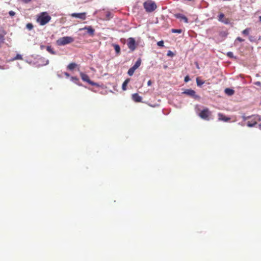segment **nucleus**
Returning a JSON list of instances; mask_svg holds the SVG:
<instances>
[{
	"mask_svg": "<svg viewBox=\"0 0 261 261\" xmlns=\"http://www.w3.org/2000/svg\"><path fill=\"white\" fill-rule=\"evenodd\" d=\"M51 20V17L46 12H42L37 19V21L41 25H44Z\"/></svg>",
	"mask_w": 261,
	"mask_h": 261,
	"instance_id": "f257e3e1",
	"label": "nucleus"
},
{
	"mask_svg": "<svg viewBox=\"0 0 261 261\" xmlns=\"http://www.w3.org/2000/svg\"><path fill=\"white\" fill-rule=\"evenodd\" d=\"M143 7L145 11L148 13H150L154 11L156 8L155 3L151 0H147L143 3Z\"/></svg>",
	"mask_w": 261,
	"mask_h": 261,
	"instance_id": "f03ea898",
	"label": "nucleus"
},
{
	"mask_svg": "<svg viewBox=\"0 0 261 261\" xmlns=\"http://www.w3.org/2000/svg\"><path fill=\"white\" fill-rule=\"evenodd\" d=\"M74 39L72 37L66 36L59 38L56 41L57 45L59 46H63L73 42Z\"/></svg>",
	"mask_w": 261,
	"mask_h": 261,
	"instance_id": "7ed1b4c3",
	"label": "nucleus"
},
{
	"mask_svg": "<svg viewBox=\"0 0 261 261\" xmlns=\"http://www.w3.org/2000/svg\"><path fill=\"white\" fill-rule=\"evenodd\" d=\"M249 120L246 122V124L248 127H253L255 126L257 121L259 120L258 116L253 115L248 117Z\"/></svg>",
	"mask_w": 261,
	"mask_h": 261,
	"instance_id": "20e7f679",
	"label": "nucleus"
},
{
	"mask_svg": "<svg viewBox=\"0 0 261 261\" xmlns=\"http://www.w3.org/2000/svg\"><path fill=\"white\" fill-rule=\"evenodd\" d=\"M211 115V112L208 109L205 108L202 110L199 114L200 118L206 120H209V116Z\"/></svg>",
	"mask_w": 261,
	"mask_h": 261,
	"instance_id": "39448f33",
	"label": "nucleus"
},
{
	"mask_svg": "<svg viewBox=\"0 0 261 261\" xmlns=\"http://www.w3.org/2000/svg\"><path fill=\"white\" fill-rule=\"evenodd\" d=\"M80 76L83 81L87 82L88 83H89L90 85H91L92 86H97L98 85V84L97 83L91 81L90 80L89 76L87 74H86L83 72H80Z\"/></svg>",
	"mask_w": 261,
	"mask_h": 261,
	"instance_id": "423d86ee",
	"label": "nucleus"
},
{
	"mask_svg": "<svg viewBox=\"0 0 261 261\" xmlns=\"http://www.w3.org/2000/svg\"><path fill=\"white\" fill-rule=\"evenodd\" d=\"M127 46L132 51L135 50L136 48V41L133 38H129L127 41Z\"/></svg>",
	"mask_w": 261,
	"mask_h": 261,
	"instance_id": "0eeeda50",
	"label": "nucleus"
},
{
	"mask_svg": "<svg viewBox=\"0 0 261 261\" xmlns=\"http://www.w3.org/2000/svg\"><path fill=\"white\" fill-rule=\"evenodd\" d=\"M218 20L225 24L230 23V20L228 18H226L223 13H220L218 16Z\"/></svg>",
	"mask_w": 261,
	"mask_h": 261,
	"instance_id": "6e6552de",
	"label": "nucleus"
},
{
	"mask_svg": "<svg viewBox=\"0 0 261 261\" xmlns=\"http://www.w3.org/2000/svg\"><path fill=\"white\" fill-rule=\"evenodd\" d=\"M87 30V33L90 36H93L94 34L95 30L91 26H86L83 28H81L79 29V31H82V30Z\"/></svg>",
	"mask_w": 261,
	"mask_h": 261,
	"instance_id": "1a4fd4ad",
	"label": "nucleus"
},
{
	"mask_svg": "<svg viewBox=\"0 0 261 261\" xmlns=\"http://www.w3.org/2000/svg\"><path fill=\"white\" fill-rule=\"evenodd\" d=\"M71 16L72 17L78 18L82 20H85L86 18V13H85V12L80 13H72L71 14Z\"/></svg>",
	"mask_w": 261,
	"mask_h": 261,
	"instance_id": "9d476101",
	"label": "nucleus"
},
{
	"mask_svg": "<svg viewBox=\"0 0 261 261\" xmlns=\"http://www.w3.org/2000/svg\"><path fill=\"white\" fill-rule=\"evenodd\" d=\"M132 99L136 102H142V98L138 93L132 94Z\"/></svg>",
	"mask_w": 261,
	"mask_h": 261,
	"instance_id": "9b49d317",
	"label": "nucleus"
},
{
	"mask_svg": "<svg viewBox=\"0 0 261 261\" xmlns=\"http://www.w3.org/2000/svg\"><path fill=\"white\" fill-rule=\"evenodd\" d=\"M183 93L193 97H196L195 91L192 89H187L183 92Z\"/></svg>",
	"mask_w": 261,
	"mask_h": 261,
	"instance_id": "f8f14e48",
	"label": "nucleus"
},
{
	"mask_svg": "<svg viewBox=\"0 0 261 261\" xmlns=\"http://www.w3.org/2000/svg\"><path fill=\"white\" fill-rule=\"evenodd\" d=\"M176 18L179 19L180 20L184 21L186 23L188 22V18L184 15L181 14H176L175 15Z\"/></svg>",
	"mask_w": 261,
	"mask_h": 261,
	"instance_id": "ddd939ff",
	"label": "nucleus"
},
{
	"mask_svg": "<svg viewBox=\"0 0 261 261\" xmlns=\"http://www.w3.org/2000/svg\"><path fill=\"white\" fill-rule=\"evenodd\" d=\"M218 116H219V119L220 120H223V121H228V120H230L229 118L226 117L223 114H221V113H219L218 114Z\"/></svg>",
	"mask_w": 261,
	"mask_h": 261,
	"instance_id": "4468645a",
	"label": "nucleus"
},
{
	"mask_svg": "<svg viewBox=\"0 0 261 261\" xmlns=\"http://www.w3.org/2000/svg\"><path fill=\"white\" fill-rule=\"evenodd\" d=\"M225 92L228 95L231 96L234 94V91L230 88H226L225 89Z\"/></svg>",
	"mask_w": 261,
	"mask_h": 261,
	"instance_id": "2eb2a0df",
	"label": "nucleus"
},
{
	"mask_svg": "<svg viewBox=\"0 0 261 261\" xmlns=\"http://www.w3.org/2000/svg\"><path fill=\"white\" fill-rule=\"evenodd\" d=\"M141 64V58H139L137 60V61H136V62L135 63V64L133 65V67H134L135 69H137L139 67Z\"/></svg>",
	"mask_w": 261,
	"mask_h": 261,
	"instance_id": "dca6fc26",
	"label": "nucleus"
},
{
	"mask_svg": "<svg viewBox=\"0 0 261 261\" xmlns=\"http://www.w3.org/2000/svg\"><path fill=\"white\" fill-rule=\"evenodd\" d=\"M129 79H127L126 80H125V81L123 82V83L122 84V89L123 90L125 91L126 90V86H127L128 83H129Z\"/></svg>",
	"mask_w": 261,
	"mask_h": 261,
	"instance_id": "f3484780",
	"label": "nucleus"
},
{
	"mask_svg": "<svg viewBox=\"0 0 261 261\" xmlns=\"http://www.w3.org/2000/svg\"><path fill=\"white\" fill-rule=\"evenodd\" d=\"M77 66V64L75 63H71L68 65V68L72 70L74 69Z\"/></svg>",
	"mask_w": 261,
	"mask_h": 261,
	"instance_id": "a211bd4d",
	"label": "nucleus"
},
{
	"mask_svg": "<svg viewBox=\"0 0 261 261\" xmlns=\"http://www.w3.org/2000/svg\"><path fill=\"white\" fill-rule=\"evenodd\" d=\"M46 50L52 55H56V53L54 50V49L50 46L46 47Z\"/></svg>",
	"mask_w": 261,
	"mask_h": 261,
	"instance_id": "6ab92c4d",
	"label": "nucleus"
},
{
	"mask_svg": "<svg viewBox=\"0 0 261 261\" xmlns=\"http://www.w3.org/2000/svg\"><path fill=\"white\" fill-rule=\"evenodd\" d=\"M136 70V69H135L134 67H132L130 68H129V70H128L127 74L129 76H132L133 75V74Z\"/></svg>",
	"mask_w": 261,
	"mask_h": 261,
	"instance_id": "aec40b11",
	"label": "nucleus"
},
{
	"mask_svg": "<svg viewBox=\"0 0 261 261\" xmlns=\"http://www.w3.org/2000/svg\"><path fill=\"white\" fill-rule=\"evenodd\" d=\"M114 49L117 54H119L120 53V46L118 44L114 45Z\"/></svg>",
	"mask_w": 261,
	"mask_h": 261,
	"instance_id": "412c9836",
	"label": "nucleus"
},
{
	"mask_svg": "<svg viewBox=\"0 0 261 261\" xmlns=\"http://www.w3.org/2000/svg\"><path fill=\"white\" fill-rule=\"evenodd\" d=\"M196 83H197V86H201L204 83V82L202 80H200L199 77H197L196 78Z\"/></svg>",
	"mask_w": 261,
	"mask_h": 261,
	"instance_id": "4be33fe9",
	"label": "nucleus"
},
{
	"mask_svg": "<svg viewBox=\"0 0 261 261\" xmlns=\"http://www.w3.org/2000/svg\"><path fill=\"white\" fill-rule=\"evenodd\" d=\"M250 31V28H247V29H245L244 30H243L242 33L244 35L247 36V35H249Z\"/></svg>",
	"mask_w": 261,
	"mask_h": 261,
	"instance_id": "5701e85b",
	"label": "nucleus"
},
{
	"mask_svg": "<svg viewBox=\"0 0 261 261\" xmlns=\"http://www.w3.org/2000/svg\"><path fill=\"white\" fill-rule=\"evenodd\" d=\"M171 32L173 33H181L182 32V30L181 29H173L171 30Z\"/></svg>",
	"mask_w": 261,
	"mask_h": 261,
	"instance_id": "b1692460",
	"label": "nucleus"
},
{
	"mask_svg": "<svg viewBox=\"0 0 261 261\" xmlns=\"http://www.w3.org/2000/svg\"><path fill=\"white\" fill-rule=\"evenodd\" d=\"M22 57L21 55L17 54L16 57L14 58V60H22Z\"/></svg>",
	"mask_w": 261,
	"mask_h": 261,
	"instance_id": "393cba45",
	"label": "nucleus"
},
{
	"mask_svg": "<svg viewBox=\"0 0 261 261\" xmlns=\"http://www.w3.org/2000/svg\"><path fill=\"white\" fill-rule=\"evenodd\" d=\"M4 40V36L3 35L0 34V44L3 43Z\"/></svg>",
	"mask_w": 261,
	"mask_h": 261,
	"instance_id": "a878e982",
	"label": "nucleus"
},
{
	"mask_svg": "<svg viewBox=\"0 0 261 261\" xmlns=\"http://www.w3.org/2000/svg\"><path fill=\"white\" fill-rule=\"evenodd\" d=\"M27 28L29 30H31L33 29V24L32 23H28L27 24Z\"/></svg>",
	"mask_w": 261,
	"mask_h": 261,
	"instance_id": "bb28decb",
	"label": "nucleus"
},
{
	"mask_svg": "<svg viewBox=\"0 0 261 261\" xmlns=\"http://www.w3.org/2000/svg\"><path fill=\"white\" fill-rule=\"evenodd\" d=\"M227 57L230 58H233V53L232 52H231V51H229L227 53Z\"/></svg>",
	"mask_w": 261,
	"mask_h": 261,
	"instance_id": "cd10ccee",
	"label": "nucleus"
},
{
	"mask_svg": "<svg viewBox=\"0 0 261 261\" xmlns=\"http://www.w3.org/2000/svg\"><path fill=\"white\" fill-rule=\"evenodd\" d=\"M157 44L159 46L163 47L164 46V41L163 40L160 41L158 42Z\"/></svg>",
	"mask_w": 261,
	"mask_h": 261,
	"instance_id": "c85d7f7f",
	"label": "nucleus"
},
{
	"mask_svg": "<svg viewBox=\"0 0 261 261\" xmlns=\"http://www.w3.org/2000/svg\"><path fill=\"white\" fill-rule=\"evenodd\" d=\"M9 14L11 16H14L15 15V13L13 11H9Z\"/></svg>",
	"mask_w": 261,
	"mask_h": 261,
	"instance_id": "c756f323",
	"label": "nucleus"
},
{
	"mask_svg": "<svg viewBox=\"0 0 261 261\" xmlns=\"http://www.w3.org/2000/svg\"><path fill=\"white\" fill-rule=\"evenodd\" d=\"M254 84L256 86L261 87V82H259V81L256 82L254 83Z\"/></svg>",
	"mask_w": 261,
	"mask_h": 261,
	"instance_id": "7c9ffc66",
	"label": "nucleus"
},
{
	"mask_svg": "<svg viewBox=\"0 0 261 261\" xmlns=\"http://www.w3.org/2000/svg\"><path fill=\"white\" fill-rule=\"evenodd\" d=\"M236 40H238L240 42H243V41H244V39L241 38L240 37H237Z\"/></svg>",
	"mask_w": 261,
	"mask_h": 261,
	"instance_id": "2f4dec72",
	"label": "nucleus"
},
{
	"mask_svg": "<svg viewBox=\"0 0 261 261\" xmlns=\"http://www.w3.org/2000/svg\"><path fill=\"white\" fill-rule=\"evenodd\" d=\"M185 82H188L189 80H190V78L189 77V76H186L185 77Z\"/></svg>",
	"mask_w": 261,
	"mask_h": 261,
	"instance_id": "473e14b6",
	"label": "nucleus"
},
{
	"mask_svg": "<svg viewBox=\"0 0 261 261\" xmlns=\"http://www.w3.org/2000/svg\"><path fill=\"white\" fill-rule=\"evenodd\" d=\"M71 79L72 81H75V82L79 81V79L76 77H72Z\"/></svg>",
	"mask_w": 261,
	"mask_h": 261,
	"instance_id": "72a5a7b5",
	"label": "nucleus"
},
{
	"mask_svg": "<svg viewBox=\"0 0 261 261\" xmlns=\"http://www.w3.org/2000/svg\"><path fill=\"white\" fill-rule=\"evenodd\" d=\"M173 55V53H172L171 51H170V50H169V51L168 52L167 55H168V56H172Z\"/></svg>",
	"mask_w": 261,
	"mask_h": 261,
	"instance_id": "f704fd0d",
	"label": "nucleus"
},
{
	"mask_svg": "<svg viewBox=\"0 0 261 261\" xmlns=\"http://www.w3.org/2000/svg\"><path fill=\"white\" fill-rule=\"evenodd\" d=\"M151 84H152L151 81L150 80H149V81H148V82H147V85H148V86H150V85H151Z\"/></svg>",
	"mask_w": 261,
	"mask_h": 261,
	"instance_id": "c9c22d12",
	"label": "nucleus"
},
{
	"mask_svg": "<svg viewBox=\"0 0 261 261\" xmlns=\"http://www.w3.org/2000/svg\"><path fill=\"white\" fill-rule=\"evenodd\" d=\"M24 3H28L30 2L31 0H22Z\"/></svg>",
	"mask_w": 261,
	"mask_h": 261,
	"instance_id": "e433bc0d",
	"label": "nucleus"
},
{
	"mask_svg": "<svg viewBox=\"0 0 261 261\" xmlns=\"http://www.w3.org/2000/svg\"><path fill=\"white\" fill-rule=\"evenodd\" d=\"M196 67H197V68L199 69V65H198V63H196Z\"/></svg>",
	"mask_w": 261,
	"mask_h": 261,
	"instance_id": "4c0bfd02",
	"label": "nucleus"
},
{
	"mask_svg": "<svg viewBox=\"0 0 261 261\" xmlns=\"http://www.w3.org/2000/svg\"><path fill=\"white\" fill-rule=\"evenodd\" d=\"M259 20L261 21V16H260L259 17Z\"/></svg>",
	"mask_w": 261,
	"mask_h": 261,
	"instance_id": "58836bf2",
	"label": "nucleus"
}]
</instances>
